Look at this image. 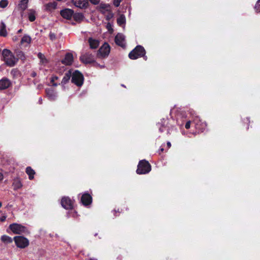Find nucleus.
I'll return each mask as SVG.
<instances>
[{"instance_id": "nucleus-27", "label": "nucleus", "mask_w": 260, "mask_h": 260, "mask_svg": "<svg viewBox=\"0 0 260 260\" xmlns=\"http://www.w3.org/2000/svg\"><path fill=\"white\" fill-rule=\"evenodd\" d=\"M117 24L119 26L124 25L125 23V17L123 15H121L117 19Z\"/></svg>"}, {"instance_id": "nucleus-36", "label": "nucleus", "mask_w": 260, "mask_h": 260, "mask_svg": "<svg viewBox=\"0 0 260 260\" xmlns=\"http://www.w3.org/2000/svg\"><path fill=\"white\" fill-rule=\"evenodd\" d=\"M122 0H114L113 4L115 7H118Z\"/></svg>"}, {"instance_id": "nucleus-29", "label": "nucleus", "mask_w": 260, "mask_h": 260, "mask_svg": "<svg viewBox=\"0 0 260 260\" xmlns=\"http://www.w3.org/2000/svg\"><path fill=\"white\" fill-rule=\"evenodd\" d=\"M74 19L78 22H80L83 20L84 16L81 13H76L74 15Z\"/></svg>"}, {"instance_id": "nucleus-1", "label": "nucleus", "mask_w": 260, "mask_h": 260, "mask_svg": "<svg viewBox=\"0 0 260 260\" xmlns=\"http://www.w3.org/2000/svg\"><path fill=\"white\" fill-rule=\"evenodd\" d=\"M2 55L3 60L9 66L12 67L14 66L17 62V59L10 50L7 49H4L2 51Z\"/></svg>"}, {"instance_id": "nucleus-46", "label": "nucleus", "mask_w": 260, "mask_h": 260, "mask_svg": "<svg viewBox=\"0 0 260 260\" xmlns=\"http://www.w3.org/2000/svg\"><path fill=\"white\" fill-rule=\"evenodd\" d=\"M22 31V29H19L18 30V33H20Z\"/></svg>"}, {"instance_id": "nucleus-12", "label": "nucleus", "mask_w": 260, "mask_h": 260, "mask_svg": "<svg viewBox=\"0 0 260 260\" xmlns=\"http://www.w3.org/2000/svg\"><path fill=\"white\" fill-rule=\"evenodd\" d=\"M116 44L120 46L124 47L125 46V37L122 34H118L115 38Z\"/></svg>"}, {"instance_id": "nucleus-41", "label": "nucleus", "mask_w": 260, "mask_h": 260, "mask_svg": "<svg viewBox=\"0 0 260 260\" xmlns=\"http://www.w3.org/2000/svg\"><path fill=\"white\" fill-rule=\"evenodd\" d=\"M6 217H7L5 215H3V216H1L0 217V221L2 222L6 220Z\"/></svg>"}, {"instance_id": "nucleus-23", "label": "nucleus", "mask_w": 260, "mask_h": 260, "mask_svg": "<svg viewBox=\"0 0 260 260\" xmlns=\"http://www.w3.org/2000/svg\"><path fill=\"white\" fill-rule=\"evenodd\" d=\"M1 240L5 244H9L13 242L12 238L7 235H3L1 238Z\"/></svg>"}, {"instance_id": "nucleus-43", "label": "nucleus", "mask_w": 260, "mask_h": 260, "mask_svg": "<svg viewBox=\"0 0 260 260\" xmlns=\"http://www.w3.org/2000/svg\"><path fill=\"white\" fill-rule=\"evenodd\" d=\"M167 146H168V147L169 148H170V147H171V143H170V142H167Z\"/></svg>"}, {"instance_id": "nucleus-44", "label": "nucleus", "mask_w": 260, "mask_h": 260, "mask_svg": "<svg viewBox=\"0 0 260 260\" xmlns=\"http://www.w3.org/2000/svg\"><path fill=\"white\" fill-rule=\"evenodd\" d=\"M13 40L14 41H16L18 40V38H17L16 37H13Z\"/></svg>"}, {"instance_id": "nucleus-14", "label": "nucleus", "mask_w": 260, "mask_h": 260, "mask_svg": "<svg viewBox=\"0 0 260 260\" xmlns=\"http://www.w3.org/2000/svg\"><path fill=\"white\" fill-rule=\"evenodd\" d=\"M73 60V56L71 53L66 54L64 58L61 60V62L67 66L72 64Z\"/></svg>"}, {"instance_id": "nucleus-38", "label": "nucleus", "mask_w": 260, "mask_h": 260, "mask_svg": "<svg viewBox=\"0 0 260 260\" xmlns=\"http://www.w3.org/2000/svg\"><path fill=\"white\" fill-rule=\"evenodd\" d=\"M190 121H188L186 124H185V127L186 129H189L190 128Z\"/></svg>"}, {"instance_id": "nucleus-4", "label": "nucleus", "mask_w": 260, "mask_h": 260, "mask_svg": "<svg viewBox=\"0 0 260 260\" xmlns=\"http://www.w3.org/2000/svg\"><path fill=\"white\" fill-rule=\"evenodd\" d=\"M9 229L15 234L28 233L27 228L20 224L13 223L9 225Z\"/></svg>"}, {"instance_id": "nucleus-26", "label": "nucleus", "mask_w": 260, "mask_h": 260, "mask_svg": "<svg viewBox=\"0 0 260 260\" xmlns=\"http://www.w3.org/2000/svg\"><path fill=\"white\" fill-rule=\"evenodd\" d=\"M31 39L28 35H24L21 39V43L29 44L31 43Z\"/></svg>"}, {"instance_id": "nucleus-33", "label": "nucleus", "mask_w": 260, "mask_h": 260, "mask_svg": "<svg viewBox=\"0 0 260 260\" xmlns=\"http://www.w3.org/2000/svg\"><path fill=\"white\" fill-rule=\"evenodd\" d=\"M8 4V2L7 0H2L0 2V7L2 8H5L7 6Z\"/></svg>"}, {"instance_id": "nucleus-47", "label": "nucleus", "mask_w": 260, "mask_h": 260, "mask_svg": "<svg viewBox=\"0 0 260 260\" xmlns=\"http://www.w3.org/2000/svg\"><path fill=\"white\" fill-rule=\"evenodd\" d=\"M88 260H97V259H95V258H89Z\"/></svg>"}, {"instance_id": "nucleus-7", "label": "nucleus", "mask_w": 260, "mask_h": 260, "mask_svg": "<svg viewBox=\"0 0 260 260\" xmlns=\"http://www.w3.org/2000/svg\"><path fill=\"white\" fill-rule=\"evenodd\" d=\"M110 51V46L107 43H105L99 50L98 55L102 58L106 57L108 56Z\"/></svg>"}, {"instance_id": "nucleus-11", "label": "nucleus", "mask_w": 260, "mask_h": 260, "mask_svg": "<svg viewBox=\"0 0 260 260\" xmlns=\"http://www.w3.org/2000/svg\"><path fill=\"white\" fill-rule=\"evenodd\" d=\"M12 85L11 81L7 78L0 80V90L7 89Z\"/></svg>"}, {"instance_id": "nucleus-49", "label": "nucleus", "mask_w": 260, "mask_h": 260, "mask_svg": "<svg viewBox=\"0 0 260 260\" xmlns=\"http://www.w3.org/2000/svg\"><path fill=\"white\" fill-rule=\"evenodd\" d=\"M2 203L0 202V208L2 207Z\"/></svg>"}, {"instance_id": "nucleus-2", "label": "nucleus", "mask_w": 260, "mask_h": 260, "mask_svg": "<svg viewBox=\"0 0 260 260\" xmlns=\"http://www.w3.org/2000/svg\"><path fill=\"white\" fill-rule=\"evenodd\" d=\"M151 171V166L149 163L145 160H141L137 170V173L139 174H145Z\"/></svg>"}, {"instance_id": "nucleus-45", "label": "nucleus", "mask_w": 260, "mask_h": 260, "mask_svg": "<svg viewBox=\"0 0 260 260\" xmlns=\"http://www.w3.org/2000/svg\"><path fill=\"white\" fill-rule=\"evenodd\" d=\"M159 131H160V132H163V131H164V129H163V128H159Z\"/></svg>"}, {"instance_id": "nucleus-30", "label": "nucleus", "mask_w": 260, "mask_h": 260, "mask_svg": "<svg viewBox=\"0 0 260 260\" xmlns=\"http://www.w3.org/2000/svg\"><path fill=\"white\" fill-rule=\"evenodd\" d=\"M38 57L40 59V61L42 64H46L47 62V60L44 54L41 53H39L38 54Z\"/></svg>"}, {"instance_id": "nucleus-17", "label": "nucleus", "mask_w": 260, "mask_h": 260, "mask_svg": "<svg viewBox=\"0 0 260 260\" xmlns=\"http://www.w3.org/2000/svg\"><path fill=\"white\" fill-rule=\"evenodd\" d=\"M88 43L91 49H95L99 46V41L92 38H89Z\"/></svg>"}, {"instance_id": "nucleus-20", "label": "nucleus", "mask_w": 260, "mask_h": 260, "mask_svg": "<svg viewBox=\"0 0 260 260\" xmlns=\"http://www.w3.org/2000/svg\"><path fill=\"white\" fill-rule=\"evenodd\" d=\"M46 93L49 99L51 100H54L57 96L55 92L52 89H47L46 90Z\"/></svg>"}, {"instance_id": "nucleus-31", "label": "nucleus", "mask_w": 260, "mask_h": 260, "mask_svg": "<svg viewBox=\"0 0 260 260\" xmlns=\"http://www.w3.org/2000/svg\"><path fill=\"white\" fill-rule=\"evenodd\" d=\"M104 14L105 15V17H106L107 20H109L110 19L112 18L113 17V14L111 12L110 10L109 11H107V12L106 13V14Z\"/></svg>"}, {"instance_id": "nucleus-39", "label": "nucleus", "mask_w": 260, "mask_h": 260, "mask_svg": "<svg viewBox=\"0 0 260 260\" xmlns=\"http://www.w3.org/2000/svg\"><path fill=\"white\" fill-rule=\"evenodd\" d=\"M107 28L109 31L112 30V25L109 22L107 23Z\"/></svg>"}, {"instance_id": "nucleus-18", "label": "nucleus", "mask_w": 260, "mask_h": 260, "mask_svg": "<svg viewBox=\"0 0 260 260\" xmlns=\"http://www.w3.org/2000/svg\"><path fill=\"white\" fill-rule=\"evenodd\" d=\"M56 6H57L56 3L55 2H51V3H49L47 4H46L44 6V7H45V9L46 11L51 12L56 9Z\"/></svg>"}, {"instance_id": "nucleus-42", "label": "nucleus", "mask_w": 260, "mask_h": 260, "mask_svg": "<svg viewBox=\"0 0 260 260\" xmlns=\"http://www.w3.org/2000/svg\"><path fill=\"white\" fill-rule=\"evenodd\" d=\"M4 178L3 174L0 172V181L2 180Z\"/></svg>"}, {"instance_id": "nucleus-50", "label": "nucleus", "mask_w": 260, "mask_h": 260, "mask_svg": "<svg viewBox=\"0 0 260 260\" xmlns=\"http://www.w3.org/2000/svg\"><path fill=\"white\" fill-rule=\"evenodd\" d=\"M101 68H104L103 66H101Z\"/></svg>"}, {"instance_id": "nucleus-15", "label": "nucleus", "mask_w": 260, "mask_h": 260, "mask_svg": "<svg viewBox=\"0 0 260 260\" xmlns=\"http://www.w3.org/2000/svg\"><path fill=\"white\" fill-rule=\"evenodd\" d=\"M91 197L88 193L84 194L81 198V202L84 205H88L91 203Z\"/></svg>"}, {"instance_id": "nucleus-10", "label": "nucleus", "mask_w": 260, "mask_h": 260, "mask_svg": "<svg viewBox=\"0 0 260 260\" xmlns=\"http://www.w3.org/2000/svg\"><path fill=\"white\" fill-rule=\"evenodd\" d=\"M72 2L76 7L81 9L86 8L88 4L87 0H72Z\"/></svg>"}, {"instance_id": "nucleus-48", "label": "nucleus", "mask_w": 260, "mask_h": 260, "mask_svg": "<svg viewBox=\"0 0 260 260\" xmlns=\"http://www.w3.org/2000/svg\"><path fill=\"white\" fill-rule=\"evenodd\" d=\"M160 151L161 152H162V151H164V149H163V148H161V149H160Z\"/></svg>"}, {"instance_id": "nucleus-22", "label": "nucleus", "mask_w": 260, "mask_h": 260, "mask_svg": "<svg viewBox=\"0 0 260 260\" xmlns=\"http://www.w3.org/2000/svg\"><path fill=\"white\" fill-rule=\"evenodd\" d=\"M13 186L15 190L20 188L22 186L20 180L18 178L15 179L13 183Z\"/></svg>"}, {"instance_id": "nucleus-5", "label": "nucleus", "mask_w": 260, "mask_h": 260, "mask_svg": "<svg viewBox=\"0 0 260 260\" xmlns=\"http://www.w3.org/2000/svg\"><path fill=\"white\" fill-rule=\"evenodd\" d=\"M13 240L17 247L20 248H24L27 247L29 243V240L23 236H15Z\"/></svg>"}, {"instance_id": "nucleus-34", "label": "nucleus", "mask_w": 260, "mask_h": 260, "mask_svg": "<svg viewBox=\"0 0 260 260\" xmlns=\"http://www.w3.org/2000/svg\"><path fill=\"white\" fill-rule=\"evenodd\" d=\"M58 77L56 76H53L51 77V82L52 83V85L54 86H57V84L54 83L55 81L58 80Z\"/></svg>"}, {"instance_id": "nucleus-9", "label": "nucleus", "mask_w": 260, "mask_h": 260, "mask_svg": "<svg viewBox=\"0 0 260 260\" xmlns=\"http://www.w3.org/2000/svg\"><path fill=\"white\" fill-rule=\"evenodd\" d=\"M61 204L64 208L70 209L73 208V202L68 197H63L61 199Z\"/></svg>"}, {"instance_id": "nucleus-8", "label": "nucleus", "mask_w": 260, "mask_h": 260, "mask_svg": "<svg viewBox=\"0 0 260 260\" xmlns=\"http://www.w3.org/2000/svg\"><path fill=\"white\" fill-rule=\"evenodd\" d=\"M193 122L195 124L196 129L199 131L203 132L206 126V124L204 122H202L199 117H196Z\"/></svg>"}, {"instance_id": "nucleus-19", "label": "nucleus", "mask_w": 260, "mask_h": 260, "mask_svg": "<svg viewBox=\"0 0 260 260\" xmlns=\"http://www.w3.org/2000/svg\"><path fill=\"white\" fill-rule=\"evenodd\" d=\"M7 35L6 25L3 21H2L0 24V36L6 37Z\"/></svg>"}, {"instance_id": "nucleus-32", "label": "nucleus", "mask_w": 260, "mask_h": 260, "mask_svg": "<svg viewBox=\"0 0 260 260\" xmlns=\"http://www.w3.org/2000/svg\"><path fill=\"white\" fill-rule=\"evenodd\" d=\"M28 18L29 20L32 22L34 21L36 19L35 14L34 12H31L28 14Z\"/></svg>"}, {"instance_id": "nucleus-40", "label": "nucleus", "mask_w": 260, "mask_h": 260, "mask_svg": "<svg viewBox=\"0 0 260 260\" xmlns=\"http://www.w3.org/2000/svg\"><path fill=\"white\" fill-rule=\"evenodd\" d=\"M91 3L96 5L98 4L100 0H89Z\"/></svg>"}, {"instance_id": "nucleus-21", "label": "nucleus", "mask_w": 260, "mask_h": 260, "mask_svg": "<svg viewBox=\"0 0 260 260\" xmlns=\"http://www.w3.org/2000/svg\"><path fill=\"white\" fill-rule=\"evenodd\" d=\"M26 173L28 175V178L30 180L34 179L35 172L33 169H31V167H27L26 168Z\"/></svg>"}, {"instance_id": "nucleus-28", "label": "nucleus", "mask_w": 260, "mask_h": 260, "mask_svg": "<svg viewBox=\"0 0 260 260\" xmlns=\"http://www.w3.org/2000/svg\"><path fill=\"white\" fill-rule=\"evenodd\" d=\"M28 2V0H21L19 6L22 10H24L27 8Z\"/></svg>"}, {"instance_id": "nucleus-6", "label": "nucleus", "mask_w": 260, "mask_h": 260, "mask_svg": "<svg viewBox=\"0 0 260 260\" xmlns=\"http://www.w3.org/2000/svg\"><path fill=\"white\" fill-rule=\"evenodd\" d=\"M84 78L82 74L78 71H76L73 73L72 81L78 86L83 84Z\"/></svg>"}, {"instance_id": "nucleus-37", "label": "nucleus", "mask_w": 260, "mask_h": 260, "mask_svg": "<svg viewBox=\"0 0 260 260\" xmlns=\"http://www.w3.org/2000/svg\"><path fill=\"white\" fill-rule=\"evenodd\" d=\"M49 38H50V40H51L52 41H53L55 39L56 37H55V35L54 34H53L52 32H50L49 34Z\"/></svg>"}, {"instance_id": "nucleus-3", "label": "nucleus", "mask_w": 260, "mask_h": 260, "mask_svg": "<svg viewBox=\"0 0 260 260\" xmlns=\"http://www.w3.org/2000/svg\"><path fill=\"white\" fill-rule=\"evenodd\" d=\"M145 54V50L141 46H137L128 54L129 57L132 59H136L143 56Z\"/></svg>"}, {"instance_id": "nucleus-13", "label": "nucleus", "mask_w": 260, "mask_h": 260, "mask_svg": "<svg viewBox=\"0 0 260 260\" xmlns=\"http://www.w3.org/2000/svg\"><path fill=\"white\" fill-rule=\"evenodd\" d=\"M74 11L70 9H65L60 11L61 16L67 19H70L73 16Z\"/></svg>"}, {"instance_id": "nucleus-16", "label": "nucleus", "mask_w": 260, "mask_h": 260, "mask_svg": "<svg viewBox=\"0 0 260 260\" xmlns=\"http://www.w3.org/2000/svg\"><path fill=\"white\" fill-rule=\"evenodd\" d=\"M81 59L83 62L85 63H90L93 61L91 54L89 53H86L81 56Z\"/></svg>"}, {"instance_id": "nucleus-24", "label": "nucleus", "mask_w": 260, "mask_h": 260, "mask_svg": "<svg viewBox=\"0 0 260 260\" xmlns=\"http://www.w3.org/2000/svg\"><path fill=\"white\" fill-rule=\"evenodd\" d=\"M71 75H72L71 72L68 71V72H67L62 80L61 84L63 85L66 84L70 80V79L71 77Z\"/></svg>"}, {"instance_id": "nucleus-25", "label": "nucleus", "mask_w": 260, "mask_h": 260, "mask_svg": "<svg viewBox=\"0 0 260 260\" xmlns=\"http://www.w3.org/2000/svg\"><path fill=\"white\" fill-rule=\"evenodd\" d=\"M110 10V7L109 5L102 4L100 6V11L103 14H106Z\"/></svg>"}, {"instance_id": "nucleus-35", "label": "nucleus", "mask_w": 260, "mask_h": 260, "mask_svg": "<svg viewBox=\"0 0 260 260\" xmlns=\"http://www.w3.org/2000/svg\"><path fill=\"white\" fill-rule=\"evenodd\" d=\"M255 8L257 12H260V0L257 1L255 5Z\"/></svg>"}]
</instances>
